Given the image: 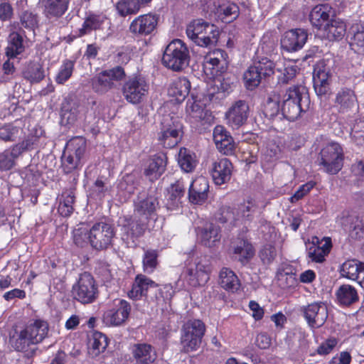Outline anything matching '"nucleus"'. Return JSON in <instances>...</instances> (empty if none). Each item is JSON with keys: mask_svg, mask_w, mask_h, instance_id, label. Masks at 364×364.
<instances>
[{"mask_svg": "<svg viewBox=\"0 0 364 364\" xmlns=\"http://www.w3.org/2000/svg\"><path fill=\"white\" fill-rule=\"evenodd\" d=\"M191 82L186 77H179L170 85L168 95L177 102H183L190 92Z\"/></svg>", "mask_w": 364, "mask_h": 364, "instance_id": "30", "label": "nucleus"}, {"mask_svg": "<svg viewBox=\"0 0 364 364\" xmlns=\"http://www.w3.org/2000/svg\"><path fill=\"white\" fill-rule=\"evenodd\" d=\"M213 136L215 146L220 152L225 155L233 154L236 147L235 143L223 126H216L213 129Z\"/></svg>", "mask_w": 364, "mask_h": 364, "instance_id": "22", "label": "nucleus"}, {"mask_svg": "<svg viewBox=\"0 0 364 364\" xmlns=\"http://www.w3.org/2000/svg\"><path fill=\"white\" fill-rule=\"evenodd\" d=\"M18 132V129L17 127L11 124H6L0 127V139L5 141H14Z\"/></svg>", "mask_w": 364, "mask_h": 364, "instance_id": "61", "label": "nucleus"}, {"mask_svg": "<svg viewBox=\"0 0 364 364\" xmlns=\"http://www.w3.org/2000/svg\"><path fill=\"white\" fill-rule=\"evenodd\" d=\"M343 229L349 232V235L354 240H361L364 237V224L358 218L350 216L341 219Z\"/></svg>", "mask_w": 364, "mask_h": 364, "instance_id": "33", "label": "nucleus"}, {"mask_svg": "<svg viewBox=\"0 0 364 364\" xmlns=\"http://www.w3.org/2000/svg\"><path fill=\"white\" fill-rule=\"evenodd\" d=\"M75 63L70 60H65L59 68L55 80L58 84L63 85L68 81L73 75Z\"/></svg>", "mask_w": 364, "mask_h": 364, "instance_id": "49", "label": "nucleus"}, {"mask_svg": "<svg viewBox=\"0 0 364 364\" xmlns=\"http://www.w3.org/2000/svg\"><path fill=\"white\" fill-rule=\"evenodd\" d=\"M220 286L226 291L235 292L240 288V282L236 274L230 269L223 267L219 274Z\"/></svg>", "mask_w": 364, "mask_h": 364, "instance_id": "32", "label": "nucleus"}, {"mask_svg": "<svg viewBox=\"0 0 364 364\" xmlns=\"http://www.w3.org/2000/svg\"><path fill=\"white\" fill-rule=\"evenodd\" d=\"M19 23L21 28L34 32L39 26L40 16L32 11H23L18 15Z\"/></svg>", "mask_w": 364, "mask_h": 364, "instance_id": "42", "label": "nucleus"}, {"mask_svg": "<svg viewBox=\"0 0 364 364\" xmlns=\"http://www.w3.org/2000/svg\"><path fill=\"white\" fill-rule=\"evenodd\" d=\"M86 140L83 137H75L71 139L66 144L64 152L77 157L83 161L86 151Z\"/></svg>", "mask_w": 364, "mask_h": 364, "instance_id": "39", "label": "nucleus"}, {"mask_svg": "<svg viewBox=\"0 0 364 364\" xmlns=\"http://www.w3.org/2000/svg\"><path fill=\"white\" fill-rule=\"evenodd\" d=\"M301 312L309 326L312 328L321 327L328 318L327 307L321 302H314L303 306Z\"/></svg>", "mask_w": 364, "mask_h": 364, "instance_id": "17", "label": "nucleus"}, {"mask_svg": "<svg viewBox=\"0 0 364 364\" xmlns=\"http://www.w3.org/2000/svg\"><path fill=\"white\" fill-rule=\"evenodd\" d=\"M315 183L313 181L307 182L301 186L295 193L290 198L291 203H296L304 198L314 188Z\"/></svg>", "mask_w": 364, "mask_h": 364, "instance_id": "62", "label": "nucleus"}, {"mask_svg": "<svg viewBox=\"0 0 364 364\" xmlns=\"http://www.w3.org/2000/svg\"><path fill=\"white\" fill-rule=\"evenodd\" d=\"M212 272V265L210 259L206 257L200 258L193 267L187 269L189 282L193 287L203 286L210 279V274Z\"/></svg>", "mask_w": 364, "mask_h": 364, "instance_id": "14", "label": "nucleus"}, {"mask_svg": "<svg viewBox=\"0 0 364 364\" xmlns=\"http://www.w3.org/2000/svg\"><path fill=\"white\" fill-rule=\"evenodd\" d=\"M262 77L254 65L249 67L244 74L245 85L249 90H253L257 87L260 84Z\"/></svg>", "mask_w": 364, "mask_h": 364, "instance_id": "52", "label": "nucleus"}, {"mask_svg": "<svg viewBox=\"0 0 364 364\" xmlns=\"http://www.w3.org/2000/svg\"><path fill=\"white\" fill-rule=\"evenodd\" d=\"M130 311L129 303L124 299L119 300L113 308L104 313L103 321L107 326H120L128 318Z\"/></svg>", "mask_w": 364, "mask_h": 364, "instance_id": "16", "label": "nucleus"}, {"mask_svg": "<svg viewBox=\"0 0 364 364\" xmlns=\"http://www.w3.org/2000/svg\"><path fill=\"white\" fill-rule=\"evenodd\" d=\"M205 331V324L200 319L192 318L184 322L181 329V351L188 353L198 350Z\"/></svg>", "mask_w": 364, "mask_h": 364, "instance_id": "3", "label": "nucleus"}, {"mask_svg": "<svg viewBox=\"0 0 364 364\" xmlns=\"http://www.w3.org/2000/svg\"><path fill=\"white\" fill-rule=\"evenodd\" d=\"M126 76L125 71L121 66L104 70L92 79V87L98 93H105L114 88V81H121Z\"/></svg>", "mask_w": 364, "mask_h": 364, "instance_id": "11", "label": "nucleus"}, {"mask_svg": "<svg viewBox=\"0 0 364 364\" xmlns=\"http://www.w3.org/2000/svg\"><path fill=\"white\" fill-rule=\"evenodd\" d=\"M90 228L84 223L79 224L73 230V241L79 247L90 243Z\"/></svg>", "mask_w": 364, "mask_h": 364, "instance_id": "48", "label": "nucleus"}, {"mask_svg": "<svg viewBox=\"0 0 364 364\" xmlns=\"http://www.w3.org/2000/svg\"><path fill=\"white\" fill-rule=\"evenodd\" d=\"M107 191L108 187L101 179H97L91 187L90 195L95 199H102Z\"/></svg>", "mask_w": 364, "mask_h": 364, "instance_id": "60", "label": "nucleus"}, {"mask_svg": "<svg viewBox=\"0 0 364 364\" xmlns=\"http://www.w3.org/2000/svg\"><path fill=\"white\" fill-rule=\"evenodd\" d=\"M23 36L18 32L11 33L8 38V46L6 48V55L10 58H16L24 51Z\"/></svg>", "mask_w": 364, "mask_h": 364, "instance_id": "37", "label": "nucleus"}, {"mask_svg": "<svg viewBox=\"0 0 364 364\" xmlns=\"http://www.w3.org/2000/svg\"><path fill=\"white\" fill-rule=\"evenodd\" d=\"M166 160V156L162 153L153 156L144 170L145 176L151 181L156 180L164 172Z\"/></svg>", "mask_w": 364, "mask_h": 364, "instance_id": "28", "label": "nucleus"}, {"mask_svg": "<svg viewBox=\"0 0 364 364\" xmlns=\"http://www.w3.org/2000/svg\"><path fill=\"white\" fill-rule=\"evenodd\" d=\"M233 166L231 161L223 158L213 163L211 176L216 185L228 183L232 176Z\"/></svg>", "mask_w": 364, "mask_h": 364, "instance_id": "23", "label": "nucleus"}, {"mask_svg": "<svg viewBox=\"0 0 364 364\" xmlns=\"http://www.w3.org/2000/svg\"><path fill=\"white\" fill-rule=\"evenodd\" d=\"M25 78L31 83L41 81L44 77V70L39 65H33L24 73Z\"/></svg>", "mask_w": 364, "mask_h": 364, "instance_id": "56", "label": "nucleus"}, {"mask_svg": "<svg viewBox=\"0 0 364 364\" xmlns=\"http://www.w3.org/2000/svg\"><path fill=\"white\" fill-rule=\"evenodd\" d=\"M363 262L357 259H348L341 266V275L348 279L355 281L358 279V271Z\"/></svg>", "mask_w": 364, "mask_h": 364, "instance_id": "44", "label": "nucleus"}, {"mask_svg": "<svg viewBox=\"0 0 364 364\" xmlns=\"http://www.w3.org/2000/svg\"><path fill=\"white\" fill-rule=\"evenodd\" d=\"M48 323L41 319H32L22 327L16 328L10 336V344L16 351L25 353L28 358L33 356L37 348L48 336Z\"/></svg>", "mask_w": 364, "mask_h": 364, "instance_id": "1", "label": "nucleus"}, {"mask_svg": "<svg viewBox=\"0 0 364 364\" xmlns=\"http://www.w3.org/2000/svg\"><path fill=\"white\" fill-rule=\"evenodd\" d=\"M309 256L314 262H322L324 261L326 255H325L324 250L320 247V245H313L309 247Z\"/></svg>", "mask_w": 364, "mask_h": 364, "instance_id": "64", "label": "nucleus"}, {"mask_svg": "<svg viewBox=\"0 0 364 364\" xmlns=\"http://www.w3.org/2000/svg\"><path fill=\"white\" fill-rule=\"evenodd\" d=\"M115 235L114 226L107 222L95 223L90 229V244L96 250L107 249Z\"/></svg>", "mask_w": 364, "mask_h": 364, "instance_id": "9", "label": "nucleus"}, {"mask_svg": "<svg viewBox=\"0 0 364 364\" xmlns=\"http://www.w3.org/2000/svg\"><path fill=\"white\" fill-rule=\"evenodd\" d=\"M217 220L220 223H235L237 221L235 208L223 206L220 208L217 215Z\"/></svg>", "mask_w": 364, "mask_h": 364, "instance_id": "57", "label": "nucleus"}, {"mask_svg": "<svg viewBox=\"0 0 364 364\" xmlns=\"http://www.w3.org/2000/svg\"><path fill=\"white\" fill-rule=\"evenodd\" d=\"M188 38L196 45L208 48L216 45L220 31L218 28L202 18L194 19L186 26Z\"/></svg>", "mask_w": 364, "mask_h": 364, "instance_id": "2", "label": "nucleus"}, {"mask_svg": "<svg viewBox=\"0 0 364 364\" xmlns=\"http://www.w3.org/2000/svg\"><path fill=\"white\" fill-rule=\"evenodd\" d=\"M189 58V51L186 44L180 39H175L166 46L162 63L167 68L179 72L188 67Z\"/></svg>", "mask_w": 364, "mask_h": 364, "instance_id": "4", "label": "nucleus"}, {"mask_svg": "<svg viewBox=\"0 0 364 364\" xmlns=\"http://www.w3.org/2000/svg\"><path fill=\"white\" fill-rule=\"evenodd\" d=\"M116 9L121 16L125 17L137 14L140 4L134 0H120L116 4Z\"/></svg>", "mask_w": 364, "mask_h": 364, "instance_id": "47", "label": "nucleus"}, {"mask_svg": "<svg viewBox=\"0 0 364 364\" xmlns=\"http://www.w3.org/2000/svg\"><path fill=\"white\" fill-rule=\"evenodd\" d=\"M213 55L215 56L209 55L206 57L205 65L206 66H211L210 68H211L213 70H215V72L218 73L221 71V70L223 68L224 64H225V60L220 59L219 58V55L220 58H223V53L220 50L214 53Z\"/></svg>", "mask_w": 364, "mask_h": 364, "instance_id": "59", "label": "nucleus"}, {"mask_svg": "<svg viewBox=\"0 0 364 364\" xmlns=\"http://www.w3.org/2000/svg\"><path fill=\"white\" fill-rule=\"evenodd\" d=\"M280 96L276 92L272 93L268 97L264 107L266 117L272 118L277 116L280 110Z\"/></svg>", "mask_w": 364, "mask_h": 364, "instance_id": "50", "label": "nucleus"}, {"mask_svg": "<svg viewBox=\"0 0 364 364\" xmlns=\"http://www.w3.org/2000/svg\"><path fill=\"white\" fill-rule=\"evenodd\" d=\"M158 252L155 250H147L143 257V269L144 272L152 273L158 265Z\"/></svg>", "mask_w": 364, "mask_h": 364, "instance_id": "51", "label": "nucleus"}, {"mask_svg": "<svg viewBox=\"0 0 364 364\" xmlns=\"http://www.w3.org/2000/svg\"><path fill=\"white\" fill-rule=\"evenodd\" d=\"M83 161H81L77 157H75L63 151L62 156V166L66 173H71L73 171L79 168L82 166Z\"/></svg>", "mask_w": 364, "mask_h": 364, "instance_id": "53", "label": "nucleus"}, {"mask_svg": "<svg viewBox=\"0 0 364 364\" xmlns=\"http://www.w3.org/2000/svg\"><path fill=\"white\" fill-rule=\"evenodd\" d=\"M75 196L71 191H66L62 193L58 208V213L63 217L70 216L73 210Z\"/></svg>", "mask_w": 364, "mask_h": 364, "instance_id": "45", "label": "nucleus"}, {"mask_svg": "<svg viewBox=\"0 0 364 364\" xmlns=\"http://www.w3.org/2000/svg\"><path fill=\"white\" fill-rule=\"evenodd\" d=\"M338 303L342 306H349L359 300L356 289L350 284L341 285L336 291Z\"/></svg>", "mask_w": 364, "mask_h": 364, "instance_id": "35", "label": "nucleus"}, {"mask_svg": "<svg viewBox=\"0 0 364 364\" xmlns=\"http://www.w3.org/2000/svg\"><path fill=\"white\" fill-rule=\"evenodd\" d=\"M159 208V203L154 196L148 195L146 192L139 193L134 200V213L136 217L146 218V221L154 218Z\"/></svg>", "mask_w": 364, "mask_h": 364, "instance_id": "12", "label": "nucleus"}, {"mask_svg": "<svg viewBox=\"0 0 364 364\" xmlns=\"http://www.w3.org/2000/svg\"><path fill=\"white\" fill-rule=\"evenodd\" d=\"M331 77L330 68L324 61H319L315 65L313 73V82L315 92L318 96L321 97H326L331 93Z\"/></svg>", "mask_w": 364, "mask_h": 364, "instance_id": "13", "label": "nucleus"}, {"mask_svg": "<svg viewBox=\"0 0 364 364\" xmlns=\"http://www.w3.org/2000/svg\"><path fill=\"white\" fill-rule=\"evenodd\" d=\"M253 65L263 77L270 76L274 73L275 65L273 61L267 58H262L261 60L255 62Z\"/></svg>", "mask_w": 364, "mask_h": 364, "instance_id": "54", "label": "nucleus"}, {"mask_svg": "<svg viewBox=\"0 0 364 364\" xmlns=\"http://www.w3.org/2000/svg\"><path fill=\"white\" fill-rule=\"evenodd\" d=\"M308 38V33L302 28L286 31L281 38V47L287 52H296L301 49Z\"/></svg>", "mask_w": 364, "mask_h": 364, "instance_id": "18", "label": "nucleus"}, {"mask_svg": "<svg viewBox=\"0 0 364 364\" xmlns=\"http://www.w3.org/2000/svg\"><path fill=\"white\" fill-rule=\"evenodd\" d=\"M72 294L73 298L81 304L93 303L99 294L93 277L87 272L80 274L77 282L73 286Z\"/></svg>", "mask_w": 364, "mask_h": 364, "instance_id": "7", "label": "nucleus"}, {"mask_svg": "<svg viewBox=\"0 0 364 364\" xmlns=\"http://www.w3.org/2000/svg\"><path fill=\"white\" fill-rule=\"evenodd\" d=\"M306 87L303 85L290 87L284 95L281 107L282 115L286 119L294 121L296 119L304 110L302 101L308 102Z\"/></svg>", "mask_w": 364, "mask_h": 364, "instance_id": "5", "label": "nucleus"}, {"mask_svg": "<svg viewBox=\"0 0 364 364\" xmlns=\"http://www.w3.org/2000/svg\"><path fill=\"white\" fill-rule=\"evenodd\" d=\"M158 18L150 14L135 18L129 25V31L136 36H147L156 28Z\"/></svg>", "mask_w": 364, "mask_h": 364, "instance_id": "21", "label": "nucleus"}, {"mask_svg": "<svg viewBox=\"0 0 364 364\" xmlns=\"http://www.w3.org/2000/svg\"><path fill=\"white\" fill-rule=\"evenodd\" d=\"M249 116V106L244 100L235 102L225 114L227 124L232 129H238L245 124Z\"/></svg>", "mask_w": 364, "mask_h": 364, "instance_id": "20", "label": "nucleus"}, {"mask_svg": "<svg viewBox=\"0 0 364 364\" xmlns=\"http://www.w3.org/2000/svg\"><path fill=\"white\" fill-rule=\"evenodd\" d=\"M324 33L331 41L341 39L346 33V25L343 22L331 20L323 28Z\"/></svg>", "mask_w": 364, "mask_h": 364, "instance_id": "43", "label": "nucleus"}, {"mask_svg": "<svg viewBox=\"0 0 364 364\" xmlns=\"http://www.w3.org/2000/svg\"><path fill=\"white\" fill-rule=\"evenodd\" d=\"M108 346V338L105 334L95 331L89 340V353L92 357H97L103 353Z\"/></svg>", "mask_w": 364, "mask_h": 364, "instance_id": "36", "label": "nucleus"}, {"mask_svg": "<svg viewBox=\"0 0 364 364\" xmlns=\"http://www.w3.org/2000/svg\"><path fill=\"white\" fill-rule=\"evenodd\" d=\"M209 183L206 178L200 176L193 180L188 191V199L191 203L202 204L208 198Z\"/></svg>", "mask_w": 364, "mask_h": 364, "instance_id": "25", "label": "nucleus"}, {"mask_svg": "<svg viewBox=\"0 0 364 364\" xmlns=\"http://www.w3.org/2000/svg\"><path fill=\"white\" fill-rule=\"evenodd\" d=\"M232 257L242 265L247 264L255 256V250L247 240L238 239L232 243Z\"/></svg>", "mask_w": 364, "mask_h": 364, "instance_id": "24", "label": "nucleus"}, {"mask_svg": "<svg viewBox=\"0 0 364 364\" xmlns=\"http://www.w3.org/2000/svg\"><path fill=\"white\" fill-rule=\"evenodd\" d=\"M321 162L325 172L336 174L343 167V151L341 145L336 142H331L322 149L320 152Z\"/></svg>", "mask_w": 364, "mask_h": 364, "instance_id": "8", "label": "nucleus"}, {"mask_svg": "<svg viewBox=\"0 0 364 364\" xmlns=\"http://www.w3.org/2000/svg\"><path fill=\"white\" fill-rule=\"evenodd\" d=\"M276 256V248L270 244L263 246L259 252V257L262 262L265 265L270 264L274 261Z\"/></svg>", "mask_w": 364, "mask_h": 364, "instance_id": "58", "label": "nucleus"}, {"mask_svg": "<svg viewBox=\"0 0 364 364\" xmlns=\"http://www.w3.org/2000/svg\"><path fill=\"white\" fill-rule=\"evenodd\" d=\"M107 21L105 15L103 14H88L82 26L79 29L78 37L89 34L91 31L101 29L105 22Z\"/></svg>", "mask_w": 364, "mask_h": 364, "instance_id": "34", "label": "nucleus"}, {"mask_svg": "<svg viewBox=\"0 0 364 364\" xmlns=\"http://www.w3.org/2000/svg\"><path fill=\"white\" fill-rule=\"evenodd\" d=\"M149 85L141 75H132L128 77L122 87L124 99L129 103L137 105L143 102L147 97Z\"/></svg>", "mask_w": 364, "mask_h": 364, "instance_id": "6", "label": "nucleus"}, {"mask_svg": "<svg viewBox=\"0 0 364 364\" xmlns=\"http://www.w3.org/2000/svg\"><path fill=\"white\" fill-rule=\"evenodd\" d=\"M331 16V8L328 4L316 6L310 13L311 24L318 29H323L328 24Z\"/></svg>", "mask_w": 364, "mask_h": 364, "instance_id": "29", "label": "nucleus"}, {"mask_svg": "<svg viewBox=\"0 0 364 364\" xmlns=\"http://www.w3.org/2000/svg\"><path fill=\"white\" fill-rule=\"evenodd\" d=\"M132 354L136 364H154L157 358L154 348L148 343H136L132 346Z\"/></svg>", "mask_w": 364, "mask_h": 364, "instance_id": "27", "label": "nucleus"}, {"mask_svg": "<svg viewBox=\"0 0 364 364\" xmlns=\"http://www.w3.org/2000/svg\"><path fill=\"white\" fill-rule=\"evenodd\" d=\"M185 188L181 181H177L171 184L168 189V199L172 201L173 205H178L179 200L184 195Z\"/></svg>", "mask_w": 364, "mask_h": 364, "instance_id": "55", "label": "nucleus"}, {"mask_svg": "<svg viewBox=\"0 0 364 364\" xmlns=\"http://www.w3.org/2000/svg\"><path fill=\"white\" fill-rule=\"evenodd\" d=\"M334 107L340 114L350 116L357 110V98L354 91L350 88L343 87L336 95Z\"/></svg>", "mask_w": 364, "mask_h": 364, "instance_id": "19", "label": "nucleus"}, {"mask_svg": "<svg viewBox=\"0 0 364 364\" xmlns=\"http://www.w3.org/2000/svg\"><path fill=\"white\" fill-rule=\"evenodd\" d=\"M257 207L252 200H248L235 208L237 221L251 220L253 214L256 212Z\"/></svg>", "mask_w": 364, "mask_h": 364, "instance_id": "46", "label": "nucleus"}, {"mask_svg": "<svg viewBox=\"0 0 364 364\" xmlns=\"http://www.w3.org/2000/svg\"><path fill=\"white\" fill-rule=\"evenodd\" d=\"M350 48L356 53L364 55V24H353L348 34Z\"/></svg>", "mask_w": 364, "mask_h": 364, "instance_id": "31", "label": "nucleus"}, {"mask_svg": "<svg viewBox=\"0 0 364 364\" xmlns=\"http://www.w3.org/2000/svg\"><path fill=\"white\" fill-rule=\"evenodd\" d=\"M86 140L83 137H75L71 139L66 144L64 152L77 157L83 161L86 151Z\"/></svg>", "mask_w": 364, "mask_h": 364, "instance_id": "40", "label": "nucleus"}, {"mask_svg": "<svg viewBox=\"0 0 364 364\" xmlns=\"http://www.w3.org/2000/svg\"><path fill=\"white\" fill-rule=\"evenodd\" d=\"M14 166V159L9 154V150L0 154V170L8 171Z\"/></svg>", "mask_w": 364, "mask_h": 364, "instance_id": "63", "label": "nucleus"}, {"mask_svg": "<svg viewBox=\"0 0 364 364\" xmlns=\"http://www.w3.org/2000/svg\"><path fill=\"white\" fill-rule=\"evenodd\" d=\"M119 223L123 239H125L124 237H126L127 240L139 237L143 235L147 229L148 225L146 218L136 217L134 214L132 217L121 218Z\"/></svg>", "mask_w": 364, "mask_h": 364, "instance_id": "15", "label": "nucleus"}, {"mask_svg": "<svg viewBox=\"0 0 364 364\" xmlns=\"http://www.w3.org/2000/svg\"><path fill=\"white\" fill-rule=\"evenodd\" d=\"M181 126L167 116L161 122L157 139L161 145L167 149L176 146L181 139Z\"/></svg>", "mask_w": 364, "mask_h": 364, "instance_id": "10", "label": "nucleus"}, {"mask_svg": "<svg viewBox=\"0 0 364 364\" xmlns=\"http://www.w3.org/2000/svg\"><path fill=\"white\" fill-rule=\"evenodd\" d=\"M196 231L199 241L206 247H213L220 240V228L213 223H205L203 227H198Z\"/></svg>", "mask_w": 364, "mask_h": 364, "instance_id": "26", "label": "nucleus"}, {"mask_svg": "<svg viewBox=\"0 0 364 364\" xmlns=\"http://www.w3.org/2000/svg\"><path fill=\"white\" fill-rule=\"evenodd\" d=\"M69 1V0H47L45 6L46 16L49 18L62 16L68 10Z\"/></svg>", "mask_w": 364, "mask_h": 364, "instance_id": "38", "label": "nucleus"}, {"mask_svg": "<svg viewBox=\"0 0 364 364\" xmlns=\"http://www.w3.org/2000/svg\"><path fill=\"white\" fill-rule=\"evenodd\" d=\"M178 163L183 171L191 172L196 166V155L186 148H181L178 155Z\"/></svg>", "mask_w": 364, "mask_h": 364, "instance_id": "41", "label": "nucleus"}]
</instances>
